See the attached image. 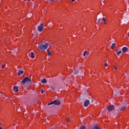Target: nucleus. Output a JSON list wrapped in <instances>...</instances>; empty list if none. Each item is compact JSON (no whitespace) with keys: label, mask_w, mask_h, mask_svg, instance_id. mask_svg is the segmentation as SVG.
Here are the masks:
<instances>
[{"label":"nucleus","mask_w":129,"mask_h":129,"mask_svg":"<svg viewBox=\"0 0 129 129\" xmlns=\"http://www.w3.org/2000/svg\"><path fill=\"white\" fill-rule=\"evenodd\" d=\"M108 111H112L114 109V106L111 105L107 107Z\"/></svg>","instance_id":"obj_4"},{"label":"nucleus","mask_w":129,"mask_h":129,"mask_svg":"<svg viewBox=\"0 0 129 129\" xmlns=\"http://www.w3.org/2000/svg\"><path fill=\"white\" fill-rule=\"evenodd\" d=\"M7 99H9V97H7Z\"/></svg>","instance_id":"obj_35"},{"label":"nucleus","mask_w":129,"mask_h":129,"mask_svg":"<svg viewBox=\"0 0 129 129\" xmlns=\"http://www.w3.org/2000/svg\"><path fill=\"white\" fill-rule=\"evenodd\" d=\"M100 22H101V18H100V19H98V20L97 21V23L98 24H99V23H100Z\"/></svg>","instance_id":"obj_21"},{"label":"nucleus","mask_w":129,"mask_h":129,"mask_svg":"<svg viewBox=\"0 0 129 129\" xmlns=\"http://www.w3.org/2000/svg\"><path fill=\"white\" fill-rule=\"evenodd\" d=\"M17 69H20V68L19 67H17Z\"/></svg>","instance_id":"obj_32"},{"label":"nucleus","mask_w":129,"mask_h":129,"mask_svg":"<svg viewBox=\"0 0 129 129\" xmlns=\"http://www.w3.org/2000/svg\"><path fill=\"white\" fill-rule=\"evenodd\" d=\"M43 29H44V25L43 24H41L38 27V30L39 31V32H42V31H43Z\"/></svg>","instance_id":"obj_5"},{"label":"nucleus","mask_w":129,"mask_h":129,"mask_svg":"<svg viewBox=\"0 0 129 129\" xmlns=\"http://www.w3.org/2000/svg\"><path fill=\"white\" fill-rule=\"evenodd\" d=\"M104 65H105V66H107V63L106 62Z\"/></svg>","instance_id":"obj_29"},{"label":"nucleus","mask_w":129,"mask_h":129,"mask_svg":"<svg viewBox=\"0 0 129 129\" xmlns=\"http://www.w3.org/2000/svg\"><path fill=\"white\" fill-rule=\"evenodd\" d=\"M78 129H85V127L84 126V125H82L80 128H78Z\"/></svg>","instance_id":"obj_22"},{"label":"nucleus","mask_w":129,"mask_h":129,"mask_svg":"<svg viewBox=\"0 0 129 129\" xmlns=\"http://www.w3.org/2000/svg\"><path fill=\"white\" fill-rule=\"evenodd\" d=\"M0 93H1L0 94V97H1V96H3V94H2L3 91H2Z\"/></svg>","instance_id":"obj_26"},{"label":"nucleus","mask_w":129,"mask_h":129,"mask_svg":"<svg viewBox=\"0 0 129 129\" xmlns=\"http://www.w3.org/2000/svg\"><path fill=\"white\" fill-rule=\"evenodd\" d=\"M114 68L115 70H118V69L116 68V66H114Z\"/></svg>","instance_id":"obj_24"},{"label":"nucleus","mask_w":129,"mask_h":129,"mask_svg":"<svg viewBox=\"0 0 129 129\" xmlns=\"http://www.w3.org/2000/svg\"><path fill=\"white\" fill-rule=\"evenodd\" d=\"M87 54H88V52L87 51H85L84 52V53H83V56H84V57H85V55H87Z\"/></svg>","instance_id":"obj_18"},{"label":"nucleus","mask_w":129,"mask_h":129,"mask_svg":"<svg viewBox=\"0 0 129 129\" xmlns=\"http://www.w3.org/2000/svg\"><path fill=\"white\" fill-rule=\"evenodd\" d=\"M116 53L117 55H119V54H121V51H118V49H116Z\"/></svg>","instance_id":"obj_14"},{"label":"nucleus","mask_w":129,"mask_h":129,"mask_svg":"<svg viewBox=\"0 0 129 129\" xmlns=\"http://www.w3.org/2000/svg\"><path fill=\"white\" fill-rule=\"evenodd\" d=\"M0 125H1V123H0Z\"/></svg>","instance_id":"obj_38"},{"label":"nucleus","mask_w":129,"mask_h":129,"mask_svg":"<svg viewBox=\"0 0 129 129\" xmlns=\"http://www.w3.org/2000/svg\"><path fill=\"white\" fill-rule=\"evenodd\" d=\"M128 50V48L127 47L124 46L122 48V51L123 52V53H126Z\"/></svg>","instance_id":"obj_7"},{"label":"nucleus","mask_w":129,"mask_h":129,"mask_svg":"<svg viewBox=\"0 0 129 129\" xmlns=\"http://www.w3.org/2000/svg\"><path fill=\"white\" fill-rule=\"evenodd\" d=\"M103 21H104V24H106V20H105V18L103 17L102 18Z\"/></svg>","instance_id":"obj_20"},{"label":"nucleus","mask_w":129,"mask_h":129,"mask_svg":"<svg viewBox=\"0 0 129 129\" xmlns=\"http://www.w3.org/2000/svg\"><path fill=\"white\" fill-rule=\"evenodd\" d=\"M66 120L67 121H68V122H69V118L67 117L66 119Z\"/></svg>","instance_id":"obj_25"},{"label":"nucleus","mask_w":129,"mask_h":129,"mask_svg":"<svg viewBox=\"0 0 129 129\" xmlns=\"http://www.w3.org/2000/svg\"><path fill=\"white\" fill-rule=\"evenodd\" d=\"M72 2H75V0H72Z\"/></svg>","instance_id":"obj_30"},{"label":"nucleus","mask_w":129,"mask_h":129,"mask_svg":"<svg viewBox=\"0 0 129 129\" xmlns=\"http://www.w3.org/2000/svg\"><path fill=\"white\" fill-rule=\"evenodd\" d=\"M75 75H76V74H78V71H75V72L74 73Z\"/></svg>","instance_id":"obj_23"},{"label":"nucleus","mask_w":129,"mask_h":129,"mask_svg":"<svg viewBox=\"0 0 129 129\" xmlns=\"http://www.w3.org/2000/svg\"><path fill=\"white\" fill-rule=\"evenodd\" d=\"M119 91H117V90H115V95L116 96H118V95H119Z\"/></svg>","instance_id":"obj_13"},{"label":"nucleus","mask_w":129,"mask_h":129,"mask_svg":"<svg viewBox=\"0 0 129 129\" xmlns=\"http://www.w3.org/2000/svg\"><path fill=\"white\" fill-rule=\"evenodd\" d=\"M16 53H17V51H15V52H14L15 54H16Z\"/></svg>","instance_id":"obj_31"},{"label":"nucleus","mask_w":129,"mask_h":129,"mask_svg":"<svg viewBox=\"0 0 129 129\" xmlns=\"http://www.w3.org/2000/svg\"><path fill=\"white\" fill-rule=\"evenodd\" d=\"M48 47H49V43H42L41 44L38 45V50H45L48 48Z\"/></svg>","instance_id":"obj_1"},{"label":"nucleus","mask_w":129,"mask_h":129,"mask_svg":"<svg viewBox=\"0 0 129 129\" xmlns=\"http://www.w3.org/2000/svg\"><path fill=\"white\" fill-rule=\"evenodd\" d=\"M90 103V102L89 101V100H86L84 103V106H85V107H87V106L89 105Z\"/></svg>","instance_id":"obj_6"},{"label":"nucleus","mask_w":129,"mask_h":129,"mask_svg":"<svg viewBox=\"0 0 129 129\" xmlns=\"http://www.w3.org/2000/svg\"><path fill=\"white\" fill-rule=\"evenodd\" d=\"M50 89L52 90V91H55V87L52 85H50Z\"/></svg>","instance_id":"obj_12"},{"label":"nucleus","mask_w":129,"mask_h":129,"mask_svg":"<svg viewBox=\"0 0 129 129\" xmlns=\"http://www.w3.org/2000/svg\"><path fill=\"white\" fill-rule=\"evenodd\" d=\"M41 93L42 94L44 93V90H41Z\"/></svg>","instance_id":"obj_28"},{"label":"nucleus","mask_w":129,"mask_h":129,"mask_svg":"<svg viewBox=\"0 0 129 129\" xmlns=\"http://www.w3.org/2000/svg\"><path fill=\"white\" fill-rule=\"evenodd\" d=\"M5 67H6V65L3 64L2 68L4 69V68H5Z\"/></svg>","instance_id":"obj_27"},{"label":"nucleus","mask_w":129,"mask_h":129,"mask_svg":"<svg viewBox=\"0 0 129 129\" xmlns=\"http://www.w3.org/2000/svg\"><path fill=\"white\" fill-rule=\"evenodd\" d=\"M21 83L22 84H26V83H28V84L32 85V81L28 77L24 78V79L22 81Z\"/></svg>","instance_id":"obj_2"},{"label":"nucleus","mask_w":129,"mask_h":129,"mask_svg":"<svg viewBox=\"0 0 129 129\" xmlns=\"http://www.w3.org/2000/svg\"><path fill=\"white\" fill-rule=\"evenodd\" d=\"M126 108V106H122V107L120 108V110L121 111H123V110H124V109H125Z\"/></svg>","instance_id":"obj_9"},{"label":"nucleus","mask_w":129,"mask_h":129,"mask_svg":"<svg viewBox=\"0 0 129 129\" xmlns=\"http://www.w3.org/2000/svg\"><path fill=\"white\" fill-rule=\"evenodd\" d=\"M29 56H31V57L33 59L34 58L35 56H34V53L33 52H31L29 54Z\"/></svg>","instance_id":"obj_11"},{"label":"nucleus","mask_w":129,"mask_h":129,"mask_svg":"<svg viewBox=\"0 0 129 129\" xmlns=\"http://www.w3.org/2000/svg\"><path fill=\"white\" fill-rule=\"evenodd\" d=\"M42 83H46L47 82V80L45 79H43L42 81Z\"/></svg>","instance_id":"obj_17"},{"label":"nucleus","mask_w":129,"mask_h":129,"mask_svg":"<svg viewBox=\"0 0 129 129\" xmlns=\"http://www.w3.org/2000/svg\"><path fill=\"white\" fill-rule=\"evenodd\" d=\"M0 129H3V127H0Z\"/></svg>","instance_id":"obj_33"},{"label":"nucleus","mask_w":129,"mask_h":129,"mask_svg":"<svg viewBox=\"0 0 129 129\" xmlns=\"http://www.w3.org/2000/svg\"><path fill=\"white\" fill-rule=\"evenodd\" d=\"M23 73H24L23 71L19 70L18 73V76H20V75H21V74H23Z\"/></svg>","instance_id":"obj_10"},{"label":"nucleus","mask_w":129,"mask_h":129,"mask_svg":"<svg viewBox=\"0 0 129 129\" xmlns=\"http://www.w3.org/2000/svg\"><path fill=\"white\" fill-rule=\"evenodd\" d=\"M13 90H14L15 92H18L19 91V88L15 86L14 87Z\"/></svg>","instance_id":"obj_8"},{"label":"nucleus","mask_w":129,"mask_h":129,"mask_svg":"<svg viewBox=\"0 0 129 129\" xmlns=\"http://www.w3.org/2000/svg\"><path fill=\"white\" fill-rule=\"evenodd\" d=\"M52 1V2H54V1H55V0H51Z\"/></svg>","instance_id":"obj_34"},{"label":"nucleus","mask_w":129,"mask_h":129,"mask_svg":"<svg viewBox=\"0 0 129 129\" xmlns=\"http://www.w3.org/2000/svg\"><path fill=\"white\" fill-rule=\"evenodd\" d=\"M27 1H31V0H27Z\"/></svg>","instance_id":"obj_37"},{"label":"nucleus","mask_w":129,"mask_h":129,"mask_svg":"<svg viewBox=\"0 0 129 129\" xmlns=\"http://www.w3.org/2000/svg\"><path fill=\"white\" fill-rule=\"evenodd\" d=\"M115 46H116L115 43L112 44V45L111 46V49H113L114 48V47H115Z\"/></svg>","instance_id":"obj_15"},{"label":"nucleus","mask_w":129,"mask_h":129,"mask_svg":"<svg viewBox=\"0 0 129 129\" xmlns=\"http://www.w3.org/2000/svg\"><path fill=\"white\" fill-rule=\"evenodd\" d=\"M52 104H54V105H61V102L58 100H55L54 101L49 103L47 105H52Z\"/></svg>","instance_id":"obj_3"},{"label":"nucleus","mask_w":129,"mask_h":129,"mask_svg":"<svg viewBox=\"0 0 129 129\" xmlns=\"http://www.w3.org/2000/svg\"><path fill=\"white\" fill-rule=\"evenodd\" d=\"M93 129H101L100 127H98V126H95L93 127Z\"/></svg>","instance_id":"obj_19"},{"label":"nucleus","mask_w":129,"mask_h":129,"mask_svg":"<svg viewBox=\"0 0 129 129\" xmlns=\"http://www.w3.org/2000/svg\"><path fill=\"white\" fill-rule=\"evenodd\" d=\"M47 52L48 56H51V55H52V53L49 51V50L47 49Z\"/></svg>","instance_id":"obj_16"},{"label":"nucleus","mask_w":129,"mask_h":129,"mask_svg":"<svg viewBox=\"0 0 129 129\" xmlns=\"http://www.w3.org/2000/svg\"><path fill=\"white\" fill-rule=\"evenodd\" d=\"M92 100H93V98H92Z\"/></svg>","instance_id":"obj_36"}]
</instances>
